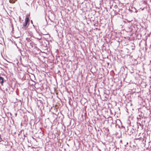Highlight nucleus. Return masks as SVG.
Wrapping results in <instances>:
<instances>
[{
  "instance_id": "nucleus-1",
  "label": "nucleus",
  "mask_w": 151,
  "mask_h": 151,
  "mask_svg": "<svg viewBox=\"0 0 151 151\" xmlns=\"http://www.w3.org/2000/svg\"><path fill=\"white\" fill-rule=\"evenodd\" d=\"M29 18L28 17H26L25 20V23L24 24L22 27V28L25 29L26 27V26L28 22Z\"/></svg>"
},
{
  "instance_id": "nucleus-2",
  "label": "nucleus",
  "mask_w": 151,
  "mask_h": 151,
  "mask_svg": "<svg viewBox=\"0 0 151 151\" xmlns=\"http://www.w3.org/2000/svg\"><path fill=\"white\" fill-rule=\"evenodd\" d=\"M0 82L2 84L3 82V79L2 77L0 76Z\"/></svg>"
},
{
  "instance_id": "nucleus-3",
  "label": "nucleus",
  "mask_w": 151,
  "mask_h": 151,
  "mask_svg": "<svg viewBox=\"0 0 151 151\" xmlns=\"http://www.w3.org/2000/svg\"><path fill=\"white\" fill-rule=\"evenodd\" d=\"M17 0H9V1L10 3H14Z\"/></svg>"
},
{
  "instance_id": "nucleus-4",
  "label": "nucleus",
  "mask_w": 151,
  "mask_h": 151,
  "mask_svg": "<svg viewBox=\"0 0 151 151\" xmlns=\"http://www.w3.org/2000/svg\"><path fill=\"white\" fill-rule=\"evenodd\" d=\"M1 137L0 136V142H1Z\"/></svg>"
}]
</instances>
